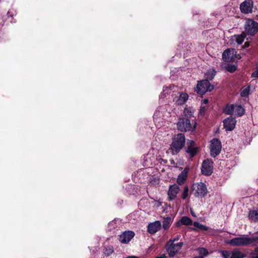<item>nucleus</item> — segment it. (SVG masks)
Segmentation results:
<instances>
[{"label": "nucleus", "instance_id": "obj_43", "mask_svg": "<svg viewBox=\"0 0 258 258\" xmlns=\"http://www.w3.org/2000/svg\"><path fill=\"white\" fill-rule=\"evenodd\" d=\"M208 102V99H204L203 100V103H205V104H206Z\"/></svg>", "mask_w": 258, "mask_h": 258}, {"label": "nucleus", "instance_id": "obj_45", "mask_svg": "<svg viewBox=\"0 0 258 258\" xmlns=\"http://www.w3.org/2000/svg\"><path fill=\"white\" fill-rule=\"evenodd\" d=\"M156 258H166V257L164 255L162 256H158V257H156Z\"/></svg>", "mask_w": 258, "mask_h": 258}, {"label": "nucleus", "instance_id": "obj_4", "mask_svg": "<svg viewBox=\"0 0 258 258\" xmlns=\"http://www.w3.org/2000/svg\"><path fill=\"white\" fill-rule=\"evenodd\" d=\"M227 114L241 116L245 113V109L240 105L232 104L227 105L224 110Z\"/></svg>", "mask_w": 258, "mask_h": 258}, {"label": "nucleus", "instance_id": "obj_7", "mask_svg": "<svg viewBox=\"0 0 258 258\" xmlns=\"http://www.w3.org/2000/svg\"><path fill=\"white\" fill-rule=\"evenodd\" d=\"M210 153L213 157H216L221 152L222 145L220 140L217 138H214L211 141L210 144Z\"/></svg>", "mask_w": 258, "mask_h": 258}, {"label": "nucleus", "instance_id": "obj_28", "mask_svg": "<svg viewBox=\"0 0 258 258\" xmlns=\"http://www.w3.org/2000/svg\"><path fill=\"white\" fill-rule=\"evenodd\" d=\"M118 222H119L118 219H114V220L109 222L108 223V227H109V229L112 230L113 229H114V228L117 227Z\"/></svg>", "mask_w": 258, "mask_h": 258}, {"label": "nucleus", "instance_id": "obj_23", "mask_svg": "<svg viewBox=\"0 0 258 258\" xmlns=\"http://www.w3.org/2000/svg\"><path fill=\"white\" fill-rule=\"evenodd\" d=\"M183 114L186 117V118L192 117H194V110L190 107H186L184 109Z\"/></svg>", "mask_w": 258, "mask_h": 258}, {"label": "nucleus", "instance_id": "obj_14", "mask_svg": "<svg viewBox=\"0 0 258 258\" xmlns=\"http://www.w3.org/2000/svg\"><path fill=\"white\" fill-rule=\"evenodd\" d=\"M134 236V232L132 231H125L119 236V240L122 243H127Z\"/></svg>", "mask_w": 258, "mask_h": 258}, {"label": "nucleus", "instance_id": "obj_40", "mask_svg": "<svg viewBox=\"0 0 258 258\" xmlns=\"http://www.w3.org/2000/svg\"><path fill=\"white\" fill-rule=\"evenodd\" d=\"M256 246V247L254 249V251L255 253H258V246Z\"/></svg>", "mask_w": 258, "mask_h": 258}, {"label": "nucleus", "instance_id": "obj_12", "mask_svg": "<svg viewBox=\"0 0 258 258\" xmlns=\"http://www.w3.org/2000/svg\"><path fill=\"white\" fill-rule=\"evenodd\" d=\"M188 188L187 186H183L180 187L177 184H173L170 185L169 188L168 194H178L181 192L182 194H188Z\"/></svg>", "mask_w": 258, "mask_h": 258}, {"label": "nucleus", "instance_id": "obj_5", "mask_svg": "<svg viewBox=\"0 0 258 258\" xmlns=\"http://www.w3.org/2000/svg\"><path fill=\"white\" fill-rule=\"evenodd\" d=\"M183 245L182 242H179L176 243L168 241L166 245V250L169 257H172L178 253Z\"/></svg>", "mask_w": 258, "mask_h": 258}, {"label": "nucleus", "instance_id": "obj_29", "mask_svg": "<svg viewBox=\"0 0 258 258\" xmlns=\"http://www.w3.org/2000/svg\"><path fill=\"white\" fill-rule=\"evenodd\" d=\"M113 251V248L111 246H107L104 249V253L106 256L110 255Z\"/></svg>", "mask_w": 258, "mask_h": 258}, {"label": "nucleus", "instance_id": "obj_46", "mask_svg": "<svg viewBox=\"0 0 258 258\" xmlns=\"http://www.w3.org/2000/svg\"><path fill=\"white\" fill-rule=\"evenodd\" d=\"M191 214H192V215H193V216H195V215L194 214V213H192V211H191Z\"/></svg>", "mask_w": 258, "mask_h": 258}, {"label": "nucleus", "instance_id": "obj_13", "mask_svg": "<svg viewBox=\"0 0 258 258\" xmlns=\"http://www.w3.org/2000/svg\"><path fill=\"white\" fill-rule=\"evenodd\" d=\"M185 152L190 158L194 157L197 154L198 148L196 147L195 142L190 140L187 142Z\"/></svg>", "mask_w": 258, "mask_h": 258}, {"label": "nucleus", "instance_id": "obj_48", "mask_svg": "<svg viewBox=\"0 0 258 258\" xmlns=\"http://www.w3.org/2000/svg\"><path fill=\"white\" fill-rule=\"evenodd\" d=\"M198 196H202V195L198 194ZM201 198H202V196H201Z\"/></svg>", "mask_w": 258, "mask_h": 258}, {"label": "nucleus", "instance_id": "obj_8", "mask_svg": "<svg viewBox=\"0 0 258 258\" xmlns=\"http://www.w3.org/2000/svg\"><path fill=\"white\" fill-rule=\"evenodd\" d=\"M245 29L248 35H253L258 31V23L252 20L249 19L246 22Z\"/></svg>", "mask_w": 258, "mask_h": 258}, {"label": "nucleus", "instance_id": "obj_36", "mask_svg": "<svg viewBox=\"0 0 258 258\" xmlns=\"http://www.w3.org/2000/svg\"><path fill=\"white\" fill-rule=\"evenodd\" d=\"M162 203V202H161L160 200H155L154 201V206L157 207H159V206H160L161 205Z\"/></svg>", "mask_w": 258, "mask_h": 258}, {"label": "nucleus", "instance_id": "obj_34", "mask_svg": "<svg viewBox=\"0 0 258 258\" xmlns=\"http://www.w3.org/2000/svg\"><path fill=\"white\" fill-rule=\"evenodd\" d=\"M194 226L196 227L199 228L201 229H202L203 230H207L208 227L206 226L205 225H204L203 224H201L198 222H195L194 223Z\"/></svg>", "mask_w": 258, "mask_h": 258}, {"label": "nucleus", "instance_id": "obj_44", "mask_svg": "<svg viewBox=\"0 0 258 258\" xmlns=\"http://www.w3.org/2000/svg\"><path fill=\"white\" fill-rule=\"evenodd\" d=\"M192 258H204V257L203 256L200 255V256H195Z\"/></svg>", "mask_w": 258, "mask_h": 258}, {"label": "nucleus", "instance_id": "obj_41", "mask_svg": "<svg viewBox=\"0 0 258 258\" xmlns=\"http://www.w3.org/2000/svg\"><path fill=\"white\" fill-rule=\"evenodd\" d=\"M187 195H183V196L182 197V199L184 200L186 198Z\"/></svg>", "mask_w": 258, "mask_h": 258}, {"label": "nucleus", "instance_id": "obj_49", "mask_svg": "<svg viewBox=\"0 0 258 258\" xmlns=\"http://www.w3.org/2000/svg\"><path fill=\"white\" fill-rule=\"evenodd\" d=\"M173 162H174V161H173V160H172L171 163H173Z\"/></svg>", "mask_w": 258, "mask_h": 258}, {"label": "nucleus", "instance_id": "obj_15", "mask_svg": "<svg viewBox=\"0 0 258 258\" xmlns=\"http://www.w3.org/2000/svg\"><path fill=\"white\" fill-rule=\"evenodd\" d=\"M224 126L226 131H232L235 125L236 120L231 116L225 119L224 121Z\"/></svg>", "mask_w": 258, "mask_h": 258}, {"label": "nucleus", "instance_id": "obj_19", "mask_svg": "<svg viewBox=\"0 0 258 258\" xmlns=\"http://www.w3.org/2000/svg\"><path fill=\"white\" fill-rule=\"evenodd\" d=\"M188 171V169L185 168L178 176L176 181L179 184H183L186 180Z\"/></svg>", "mask_w": 258, "mask_h": 258}, {"label": "nucleus", "instance_id": "obj_10", "mask_svg": "<svg viewBox=\"0 0 258 258\" xmlns=\"http://www.w3.org/2000/svg\"><path fill=\"white\" fill-rule=\"evenodd\" d=\"M236 51L233 48H228L225 50L222 54V58L225 61L229 62L235 58H239L240 57L236 56Z\"/></svg>", "mask_w": 258, "mask_h": 258}, {"label": "nucleus", "instance_id": "obj_31", "mask_svg": "<svg viewBox=\"0 0 258 258\" xmlns=\"http://www.w3.org/2000/svg\"><path fill=\"white\" fill-rule=\"evenodd\" d=\"M199 254L201 256H207L209 252L207 249L204 247H200L197 249Z\"/></svg>", "mask_w": 258, "mask_h": 258}, {"label": "nucleus", "instance_id": "obj_27", "mask_svg": "<svg viewBox=\"0 0 258 258\" xmlns=\"http://www.w3.org/2000/svg\"><path fill=\"white\" fill-rule=\"evenodd\" d=\"M175 88H176V86L173 85H171L168 87H163V92L165 94H170L171 93V91L173 90L174 91V90Z\"/></svg>", "mask_w": 258, "mask_h": 258}, {"label": "nucleus", "instance_id": "obj_9", "mask_svg": "<svg viewBox=\"0 0 258 258\" xmlns=\"http://www.w3.org/2000/svg\"><path fill=\"white\" fill-rule=\"evenodd\" d=\"M213 162L209 159L203 162L201 167V172L203 174L209 176L213 173Z\"/></svg>", "mask_w": 258, "mask_h": 258}, {"label": "nucleus", "instance_id": "obj_17", "mask_svg": "<svg viewBox=\"0 0 258 258\" xmlns=\"http://www.w3.org/2000/svg\"><path fill=\"white\" fill-rule=\"evenodd\" d=\"M245 37V35L244 34L235 35L232 36L231 38L230 39V44L233 45H235L236 44L239 45L242 43Z\"/></svg>", "mask_w": 258, "mask_h": 258}, {"label": "nucleus", "instance_id": "obj_38", "mask_svg": "<svg viewBox=\"0 0 258 258\" xmlns=\"http://www.w3.org/2000/svg\"><path fill=\"white\" fill-rule=\"evenodd\" d=\"M168 200L169 201H172L174 200L176 197V195H168Z\"/></svg>", "mask_w": 258, "mask_h": 258}, {"label": "nucleus", "instance_id": "obj_16", "mask_svg": "<svg viewBox=\"0 0 258 258\" xmlns=\"http://www.w3.org/2000/svg\"><path fill=\"white\" fill-rule=\"evenodd\" d=\"M161 226V222L159 221L151 223L148 226V232L150 234H155L160 229Z\"/></svg>", "mask_w": 258, "mask_h": 258}, {"label": "nucleus", "instance_id": "obj_50", "mask_svg": "<svg viewBox=\"0 0 258 258\" xmlns=\"http://www.w3.org/2000/svg\"><path fill=\"white\" fill-rule=\"evenodd\" d=\"M173 162H174V161H173V160H172L171 163H173Z\"/></svg>", "mask_w": 258, "mask_h": 258}, {"label": "nucleus", "instance_id": "obj_6", "mask_svg": "<svg viewBox=\"0 0 258 258\" xmlns=\"http://www.w3.org/2000/svg\"><path fill=\"white\" fill-rule=\"evenodd\" d=\"M214 89V86L210 85L207 80H203L198 82L196 91L200 95H203L208 91H211Z\"/></svg>", "mask_w": 258, "mask_h": 258}, {"label": "nucleus", "instance_id": "obj_18", "mask_svg": "<svg viewBox=\"0 0 258 258\" xmlns=\"http://www.w3.org/2000/svg\"><path fill=\"white\" fill-rule=\"evenodd\" d=\"M192 189L196 190L195 194H206L207 192L206 185L203 182L194 184Z\"/></svg>", "mask_w": 258, "mask_h": 258}, {"label": "nucleus", "instance_id": "obj_2", "mask_svg": "<svg viewBox=\"0 0 258 258\" xmlns=\"http://www.w3.org/2000/svg\"><path fill=\"white\" fill-rule=\"evenodd\" d=\"M185 145V136L183 134L176 135L172 139L170 150L173 155L178 153Z\"/></svg>", "mask_w": 258, "mask_h": 258}, {"label": "nucleus", "instance_id": "obj_35", "mask_svg": "<svg viewBox=\"0 0 258 258\" xmlns=\"http://www.w3.org/2000/svg\"><path fill=\"white\" fill-rule=\"evenodd\" d=\"M251 77L253 78H258V68H256L253 72H252L251 74Z\"/></svg>", "mask_w": 258, "mask_h": 258}, {"label": "nucleus", "instance_id": "obj_30", "mask_svg": "<svg viewBox=\"0 0 258 258\" xmlns=\"http://www.w3.org/2000/svg\"><path fill=\"white\" fill-rule=\"evenodd\" d=\"M181 222L185 225H189L192 223V221L190 219L186 216H184L181 218Z\"/></svg>", "mask_w": 258, "mask_h": 258}, {"label": "nucleus", "instance_id": "obj_32", "mask_svg": "<svg viewBox=\"0 0 258 258\" xmlns=\"http://www.w3.org/2000/svg\"><path fill=\"white\" fill-rule=\"evenodd\" d=\"M221 254L223 258H230L232 255V251L222 250Z\"/></svg>", "mask_w": 258, "mask_h": 258}, {"label": "nucleus", "instance_id": "obj_21", "mask_svg": "<svg viewBox=\"0 0 258 258\" xmlns=\"http://www.w3.org/2000/svg\"><path fill=\"white\" fill-rule=\"evenodd\" d=\"M248 218L252 221H258V210L250 211L248 214Z\"/></svg>", "mask_w": 258, "mask_h": 258}, {"label": "nucleus", "instance_id": "obj_39", "mask_svg": "<svg viewBox=\"0 0 258 258\" xmlns=\"http://www.w3.org/2000/svg\"><path fill=\"white\" fill-rule=\"evenodd\" d=\"M249 258H258V255L255 254L254 253H251Z\"/></svg>", "mask_w": 258, "mask_h": 258}, {"label": "nucleus", "instance_id": "obj_3", "mask_svg": "<svg viewBox=\"0 0 258 258\" xmlns=\"http://www.w3.org/2000/svg\"><path fill=\"white\" fill-rule=\"evenodd\" d=\"M196 123L193 119L192 122L188 118H180L177 123V127L181 132L193 131L196 128Z\"/></svg>", "mask_w": 258, "mask_h": 258}, {"label": "nucleus", "instance_id": "obj_25", "mask_svg": "<svg viewBox=\"0 0 258 258\" xmlns=\"http://www.w3.org/2000/svg\"><path fill=\"white\" fill-rule=\"evenodd\" d=\"M216 72L214 69H210L208 70L205 74L206 80H212L215 76Z\"/></svg>", "mask_w": 258, "mask_h": 258}, {"label": "nucleus", "instance_id": "obj_1", "mask_svg": "<svg viewBox=\"0 0 258 258\" xmlns=\"http://www.w3.org/2000/svg\"><path fill=\"white\" fill-rule=\"evenodd\" d=\"M226 243L233 246H258V237L241 235L227 240Z\"/></svg>", "mask_w": 258, "mask_h": 258}, {"label": "nucleus", "instance_id": "obj_47", "mask_svg": "<svg viewBox=\"0 0 258 258\" xmlns=\"http://www.w3.org/2000/svg\"><path fill=\"white\" fill-rule=\"evenodd\" d=\"M10 11H9V12H8L7 14H8V15H10Z\"/></svg>", "mask_w": 258, "mask_h": 258}, {"label": "nucleus", "instance_id": "obj_22", "mask_svg": "<svg viewBox=\"0 0 258 258\" xmlns=\"http://www.w3.org/2000/svg\"><path fill=\"white\" fill-rule=\"evenodd\" d=\"M246 254L239 250H234L232 251V255L230 258H244Z\"/></svg>", "mask_w": 258, "mask_h": 258}, {"label": "nucleus", "instance_id": "obj_24", "mask_svg": "<svg viewBox=\"0 0 258 258\" xmlns=\"http://www.w3.org/2000/svg\"><path fill=\"white\" fill-rule=\"evenodd\" d=\"M172 222V219L170 217H167L166 218H164L163 221V228L164 229L166 230L168 229L169 227L170 224Z\"/></svg>", "mask_w": 258, "mask_h": 258}, {"label": "nucleus", "instance_id": "obj_33", "mask_svg": "<svg viewBox=\"0 0 258 258\" xmlns=\"http://www.w3.org/2000/svg\"><path fill=\"white\" fill-rule=\"evenodd\" d=\"M236 66L234 64H228L226 67V70L230 73L234 72L236 70Z\"/></svg>", "mask_w": 258, "mask_h": 258}, {"label": "nucleus", "instance_id": "obj_37", "mask_svg": "<svg viewBox=\"0 0 258 258\" xmlns=\"http://www.w3.org/2000/svg\"><path fill=\"white\" fill-rule=\"evenodd\" d=\"M180 238V235H177L173 239H171L169 241H171V242L174 243L175 241H178Z\"/></svg>", "mask_w": 258, "mask_h": 258}, {"label": "nucleus", "instance_id": "obj_26", "mask_svg": "<svg viewBox=\"0 0 258 258\" xmlns=\"http://www.w3.org/2000/svg\"><path fill=\"white\" fill-rule=\"evenodd\" d=\"M249 93V86L242 88L240 92V95L242 97H247Z\"/></svg>", "mask_w": 258, "mask_h": 258}, {"label": "nucleus", "instance_id": "obj_42", "mask_svg": "<svg viewBox=\"0 0 258 258\" xmlns=\"http://www.w3.org/2000/svg\"><path fill=\"white\" fill-rule=\"evenodd\" d=\"M126 258H138V257L137 256H127Z\"/></svg>", "mask_w": 258, "mask_h": 258}, {"label": "nucleus", "instance_id": "obj_11", "mask_svg": "<svg viewBox=\"0 0 258 258\" xmlns=\"http://www.w3.org/2000/svg\"><path fill=\"white\" fill-rule=\"evenodd\" d=\"M253 5V3L252 0H245L240 4V9L243 13H251L252 11Z\"/></svg>", "mask_w": 258, "mask_h": 258}, {"label": "nucleus", "instance_id": "obj_20", "mask_svg": "<svg viewBox=\"0 0 258 258\" xmlns=\"http://www.w3.org/2000/svg\"><path fill=\"white\" fill-rule=\"evenodd\" d=\"M188 98V95L187 94L185 93H181L180 94L178 98L176 101V103L177 105H183L187 101Z\"/></svg>", "mask_w": 258, "mask_h": 258}]
</instances>
